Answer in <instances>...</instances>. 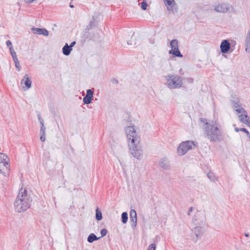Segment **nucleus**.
Masks as SVG:
<instances>
[{
	"mask_svg": "<svg viewBox=\"0 0 250 250\" xmlns=\"http://www.w3.org/2000/svg\"><path fill=\"white\" fill-rule=\"evenodd\" d=\"M125 130L130 152L134 157L138 158L141 155V151L140 138L133 126L127 127Z\"/></svg>",
	"mask_w": 250,
	"mask_h": 250,
	"instance_id": "nucleus-1",
	"label": "nucleus"
},
{
	"mask_svg": "<svg viewBox=\"0 0 250 250\" xmlns=\"http://www.w3.org/2000/svg\"><path fill=\"white\" fill-rule=\"evenodd\" d=\"M30 203L27 191L21 188L15 202V209L19 212L24 211L30 207Z\"/></svg>",
	"mask_w": 250,
	"mask_h": 250,
	"instance_id": "nucleus-2",
	"label": "nucleus"
},
{
	"mask_svg": "<svg viewBox=\"0 0 250 250\" xmlns=\"http://www.w3.org/2000/svg\"><path fill=\"white\" fill-rule=\"evenodd\" d=\"M234 107L240 121L250 127V118L247 112L240 105H237Z\"/></svg>",
	"mask_w": 250,
	"mask_h": 250,
	"instance_id": "nucleus-3",
	"label": "nucleus"
},
{
	"mask_svg": "<svg viewBox=\"0 0 250 250\" xmlns=\"http://www.w3.org/2000/svg\"><path fill=\"white\" fill-rule=\"evenodd\" d=\"M10 171V164L8 157L4 153H0V172L7 174Z\"/></svg>",
	"mask_w": 250,
	"mask_h": 250,
	"instance_id": "nucleus-4",
	"label": "nucleus"
},
{
	"mask_svg": "<svg viewBox=\"0 0 250 250\" xmlns=\"http://www.w3.org/2000/svg\"><path fill=\"white\" fill-rule=\"evenodd\" d=\"M207 134L208 138L210 141H215L219 139V136L221 135V132L217 126L211 125L210 129H208Z\"/></svg>",
	"mask_w": 250,
	"mask_h": 250,
	"instance_id": "nucleus-5",
	"label": "nucleus"
},
{
	"mask_svg": "<svg viewBox=\"0 0 250 250\" xmlns=\"http://www.w3.org/2000/svg\"><path fill=\"white\" fill-rule=\"evenodd\" d=\"M194 145L193 142L186 141L181 143L177 149V152L179 155H184L188 150L191 149L192 146Z\"/></svg>",
	"mask_w": 250,
	"mask_h": 250,
	"instance_id": "nucleus-6",
	"label": "nucleus"
},
{
	"mask_svg": "<svg viewBox=\"0 0 250 250\" xmlns=\"http://www.w3.org/2000/svg\"><path fill=\"white\" fill-rule=\"evenodd\" d=\"M167 83L170 88H174L182 84V80L178 76H171L169 77Z\"/></svg>",
	"mask_w": 250,
	"mask_h": 250,
	"instance_id": "nucleus-7",
	"label": "nucleus"
},
{
	"mask_svg": "<svg viewBox=\"0 0 250 250\" xmlns=\"http://www.w3.org/2000/svg\"><path fill=\"white\" fill-rule=\"evenodd\" d=\"M170 46L171 49L169 51V54H173L175 57H183L179 50L178 41L176 40H173L171 41Z\"/></svg>",
	"mask_w": 250,
	"mask_h": 250,
	"instance_id": "nucleus-8",
	"label": "nucleus"
},
{
	"mask_svg": "<svg viewBox=\"0 0 250 250\" xmlns=\"http://www.w3.org/2000/svg\"><path fill=\"white\" fill-rule=\"evenodd\" d=\"M21 83V85H24L23 88L25 89H29L31 86V81L27 74L24 76Z\"/></svg>",
	"mask_w": 250,
	"mask_h": 250,
	"instance_id": "nucleus-9",
	"label": "nucleus"
},
{
	"mask_svg": "<svg viewBox=\"0 0 250 250\" xmlns=\"http://www.w3.org/2000/svg\"><path fill=\"white\" fill-rule=\"evenodd\" d=\"M230 44L228 40H223L220 44L221 51L223 53H227L230 49Z\"/></svg>",
	"mask_w": 250,
	"mask_h": 250,
	"instance_id": "nucleus-10",
	"label": "nucleus"
},
{
	"mask_svg": "<svg viewBox=\"0 0 250 250\" xmlns=\"http://www.w3.org/2000/svg\"><path fill=\"white\" fill-rule=\"evenodd\" d=\"M93 97V91L91 89L87 90L86 95L83 99V102L85 104H89L91 103Z\"/></svg>",
	"mask_w": 250,
	"mask_h": 250,
	"instance_id": "nucleus-11",
	"label": "nucleus"
},
{
	"mask_svg": "<svg viewBox=\"0 0 250 250\" xmlns=\"http://www.w3.org/2000/svg\"><path fill=\"white\" fill-rule=\"evenodd\" d=\"M32 30L35 34L39 35H43L47 36L48 35V32L47 30L43 28H32Z\"/></svg>",
	"mask_w": 250,
	"mask_h": 250,
	"instance_id": "nucleus-12",
	"label": "nucleus"
},
{
	"mask_svg": "<svg viewBox=\"0 0 250 250\" xmlns=\"http://www.w3.org/2000/svg\"><path fill=\"white\" fill-rule=\"evenodd\" d=\"M163 1L168 10H170V9L173 7V5L175 4L174 0H163Z\"/></svg>",
	"mask_w": 250,
	"mask_h": 250,
	"instance_id": "nucleus-13",
	"label": "nucleus"
},
{
	"mask_svg": "<svg viewBox=\"0 0 250 250\" xmlns=\"http://www.w3.org/2000/svg\"><path fill=\"white\" fill-rule=\"evenodd\" d=\"M72 49L70 48L68 45L67 43H66L65 45L62 48V52L63 54L65 55H68L70 54Z\"/></svg>",
	"mask_w": 250,
	"mask_h": 250,
	"instance_id": "nucleus-14",
	"label": "nucleus"
},
{
	"mask_svg": "<svg viewBox=\"0 0 250 250\" xmlns=\"http://www.w3.org/2000/svg\"><path fill=\"white\" fill-rule=\"evenodd\" d=\"M130 219L133 222L137 221V215L136 212L134 210H131L130 212Z\"/></svg>",
	"mask_w": 250,
	"mask_h": 250,
	"instance_id": "nucleus-15",
	"label": "nucleus"
},
{
	"mask_svg": "<svg viewBox=\"0 0 250 250\" xmlns=\"http://www.w3.org/2000/svg\"><path fill=\"white\" fill-rule=\"evenodd\" d=\"M216 10L219 12H225L227 11V9L226 6L223 4L218 5L216 8Z\"/></svg>",
	"mask_w": 250,
	"mask_h": 250,
	"instance_id": "nucleus-16",
	"label": "nucleus"
},
{
	"mask_svg": "<svg viewBox=\"0 0 250 250\" xmlns=\"http://www.w3.org/2000/svg\"><path fill=\"white\" fill-rule=\"evenodd\" d=\"M99 238L94 233H91L87 238V241L89 243H92L95 240H98Z\"/></svg>",
	"mask_w": 250,
	"mask_h": 250,
	"instance_id": "nucleus-17",
	"label": "nucleus"
},
{
	"mask_svg": "<svg viewBox=\"0 0 250 250\" xmlns=\"http://www.w3.org/2000/svg\"><path fill=\"white\" fill-rule=\"evenodd\" d=\"M234 130H235V132H238L239 131H243V132H245V133H246V134L248 136H250L249 132L245 128H239L238 127H236V128H235Z\"/></svg>",
	"mask_w": 250,
	"mask_h": 250,
	"instance_id": "nucleus-18",
	"label": "nucleus"
},
{
	"mask_svg": "<svg viewBox=\"0 0 250 250\" xmlns=\"http://www.w3.org/2000/svg\"><path fill=\"white\" fill-rule=\"evenodd\" d=\"M127 219H128V216H127V213L125 212H123L122 214V221L123 223L124 224H125L127 221Z\"/></svg>",
	"mask_w": 250,
	"mask_h": 250,
	"instance_id": "nucleus-19",
	"label": "nucleus"
},
{
	"mask_svg": "<svg viewBox=\"0 0 250 250\" xmlns=\"http://www.w3.org/2000/svg\"><path fill=\"white\" fill-rule=\"evenodd\" d=\"M96 218L97 220H101L102 219V214L101 211L97 208L96 210Z\"/></svg>",
	"mask_w": 250,
	"mask_h": 250,
	"instance_id": "nucleus-20",
	"label": "nucleus"
},
{
	"mask_svg": "<svg viewBox=\"0 0 250 250\" xmlns=\"http://www.w3.org/2000/svg\"><path fill=\"white\" fill-rule=\"evenodd\" d=\"M14 61L15 63V66L18 68V70L20 71V64L19 63V62L18 61V59L17 57H15V58L14 59Z\"/></svg>",
	"mask_w": 250,
	"mask_h": 250,
	"instance_id": "nucleus-21",
	"label": "nucleus"
},
{
	"mask_svg": "<svg viewBox=\"0 0 250 250\" xmlns=\"http://www.w3.org/2000/svg\"><path fill=\"white\" fill-rule=\"evenodd\" d=\"M247 48L246 50L247 51L248 49H250V31L249 34V37L247 39Z\"/></svg>",
	"mask_w": 250,
	"mask_h": 250,
	"instance_id": "nucleus-22",
	"label": "nucleus"
},
{
	"mask_svg": "<svg viewBox=\"0 0 250 250\" xmlns=\"http://www.w3.org/2000/svg\"><path fill=\"white\" fill-rule=\"evenodd\" d=\"M9 49L10 50L11 54V55L12 56L13 59L14 60L15 58V57H17V55H16V53L14 51V50H13V48L12 46H10L9 47Z\"/></svg>",
	"mask_w": 250,
	"mask_h": 250,
	"instance_id": "nucleus-23",
	"label": "nucleus"
},
{
	"mask_svg": "<svg viewBox=\"0 0 250 250\" xmlns=\"http://www.w3.org/2000/svg\"><path fill=\"white\" fill-rule=\"evenodd\" d=\"M41 130L42 131V135H41L40 139L42 142H44L45 140V137L44 135V129L42 128Z\"/></svg>",
	"mask_w": 250,
	"mask_h": 250,
	"instance_id": "nucleus-24",
	"label": "nucleus"
},
{
	"mask_svg": "<svg viewBox=\"0 0 250 250\" xmlns=\"http://www.w3.org/2000/svg\"><path fill=\"white\" fill-rule=\"evenodd\" d=\"M147 6V4L146 2H143L141 3V8L143 10H146Z\"/></svg>",
	"mask_w": 250,
	"mask_h": 250,
	"instance_id": "nucleus-25",
	"label": "nucleus"
},
{
	"mask_svg": "<svg viewBox=\"0 0 250 250\" xmlns=\"http://www.w3.org/2000/svg\"><path fill=\"white\" fill-rule=\"evenodd\" d=\"M107 233V230L105 229H103L101 230V237L104 236Z\"/></svg>",
	"mask_w": 250,
	"mask_h": 250,
	"instance_id": "nucleus-26",
	"label": "nucleus"
},
{
	"mask_svg": "<svg viewBox=\"0 0 250 250\" xmlns=\"http://www.w3.org/2000/svg\"><path fill=\"white\" fill-rule=\"evenodd\" d=\"M156 249V246L154 244H151L148 249V250H155Z\"/></svg>",
	"mask_w": 250,
	"mask_h": 250,
	"instance_id": "nucleus-27",
	"label": "nucleus"
},
{
	"mask_svg": "<svg viewBox=\"0 0 250 250\" xmlns=\"http://www.w3.org/2000/svg\"><path fill=\"white\" fill-rule=\"evenodd\" d=\"M6 45L8 46H9V47L10 46H12V43H11V41H10L9 40H8V41H6Z\"/></svg>",
	"mask_w": 250,
	"mask_h": 250,
	"instance_id": "nucleus-28",
	"label": "nucleus"
},
{
	"mask_svg": "<svg viewBox=\"0 0 250 250\" xmlns=\"http://www.w3.org/2000/svg\"><path fill=\"white\" fill-rule=\"evenodd\" d=\"M76 44V42H72L71 43L70 45L69 46V47H70V48H72V47Z\"/></svg>",
	"mask_w": 250,
	"mask_h": 250,
	"instance_id": "nucleus-29",
	"label": "nucleus"
},
{
	"mask_svg": "<svg viewBox=\"0 0 250 250\" xmlns=\"http://www.w3.org/2000/svg\"><path fill=\"white\" fill-rule=\"evenodd\" d=\"M201 122H202L203 123L205 124H207V123L206 122V120L205 119H201Z\"/></svg>",
	"mask_w": 250,
	"mask_h": 250,
	"instance_id": "nucleus-30",
	"label": "nucleus"
},
{
	"mask_svg": "<svg viewBox=\"0 0 250 250\" xmlns=\"http://www.w3.org/2000/svg\"><path fill=\"white\" fill-rule=\"evenodd\" d=\"M192 210V208H191H191H190V211H191Z\"/></svg>",
	"mask_w": 250,
	"mask_h": 250,
	"instance_id": "nucleus-31",
	"label": "nucleus"
},
{
	"mask_svg": "<svg viewBox=\"0 0 250 250\" xmlns=\"http://www.w3.org/2000/svg\"><path fill=\"white\" fill-rule=\"evenodd\" d=\"M245 236H246V237H248L249 235H248V234H245Z\"/></svg>",
	"mask_w": 250,
	"mask_h": 250,
	"instance_id": "nucleus-32",
	"label": "nucleus"
},
{
	"mask_svg": "<svg viewBox=\"0 0 250 250\" xmlns=\"http://www.w3.org/2000/svg\"><path fill=\"white\" fill-rule=\"evenodd\" d=\"M70 7H73V6L72 5H70Z\"/></svg>",
	"mask_w": 250,
	"mask_h": 250,
	"instance_id": "nucleus-33",
	"label": "nucleus"
}]
</instances>
